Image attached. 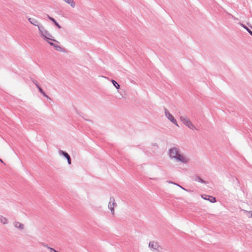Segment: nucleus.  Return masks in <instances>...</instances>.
I'll use <instances>...</instances> for the list:
<instances>
[{"instance_id":"obj_1","label":"nucleus","mask_w":252,"mask_h":252,"mask_svg":"<svg viewBox=\"0 0 252 252\" xmlns=\"http://www.w3.org/2000/svg\"><path fill=\"white\" fill-rule=\"evenodd\" d=\"M169 156L171 158L177 159L179 161L186 162L187 159L182 155H181L179 150L175 148H173L170 150Z\"/></svg>"},{"instance_id":"obj_2","label":"nucleus","mask_w":252,"mask_h":252,"mask_svg":"<svg viewBox=\"0 0 252 252\" xmlns=\"http://www.w3.org/2000/svg\"><path fill=\"white\" fill-rule=\"evenodd\" d=\"M38 30L40 36L43 37L46 41L48 40L51 41H57L56 40L53 38V36L49 32L45 29L43 26H38Z\"/></svg>"},{"instance_id":"obj_3","label":"nucleus","mask_w":252,"mask_h":252,"mask_svg":"<svg viewBox=\"0 0 252 252\" xmlns=\"http://www.w3.org/2000/svg\"><path fill=\"white\" fill-rule=\"evenodd\" d=\"M181 121L187 127L192 130H197L196 126L191 122V121L186 116H181L180 117Z\"/></svg>"},{"instance_id":"obj_4","label":"nucleus","mask_w":252,"mask_h":252,"mask_svg":"<svg viewBox=\"0 0 252 252\" xmlns=\"http://www.w3.org/2000/svg\"><path fill=\"white\" fill-rule=\"evenodd\" d=\"M149 247L153 251L160 252L161 251L162 248L158 243L155 241H151L149 244Z\"/></svg>"},{"instance_id":"obj_5","label":"nucleus","mask_w":252,"mask_h":252,"mask_svg":"<svg viewBox=\"0 0 252 252\" xmlns=\"http://www.w3.org/2000/svg\"><path fill=\"white\" fill-rule=\"evenodd\" d=\"M165 115L169 120H170L172 123H173L177 126L179 127V125L177 123V121L174 118V117L172 115V114L167 110H165Z\"/></svg>"},{"instance_id":"obj_6","label":"nucleus","mask_w":252,"mask_h":252,"mask_svg":"<svg viewBox=\"0 0 252 252\" xmlns=\"http://www.w3.org/2000/svg\"><path fill=\"white\" fill-rule=\"evenodd\" d=\"M116 206V203L114 198H110L108 203V207L110 209L112 214L114 215L115 212L114 208Z\"/></svg>"},{"instance_id":"obj_7","label":"nucleus","mask_w":252,"mask_h":252,"mask_svg":"<svg viewBox=\"0 0 252 252\" xmlns=\"http://www.w3.org/2000/svg\"><path fill=\"white\" fill-rule=\"evenodd\" d=\"M60 154L63 155L67 159V162L69 164H71V159L69 155L66 152L63 151H60Z\"/></svg>"},{"instance_id":"obj_8","label":"nucleus","mask_w":252,"mask_h":252,"mask_svg":"<svg viewBox=\"0 0 252 252\" xmlns=\"http://www.w3.org/2000/svg\"><path fill=\"white\" fill-rule=\"evenodd\" d=\"M60 154L63 155L67 159V162L69 164H71V159L69 155L66 152L63 151H60Z\"/></svg>"},{"instance_id":"obj_9","label":"nucleus","mask_w":252,"mask_h":252,"mask_svg":"<svg viewBox=\"0 0 252 252\" xmlns=\"http://www.w3.org/2000/svg\"><path fill=\"white\" fill-rule=\"evenodd\" d=\"M29 21L32 24L35 26H37L38 27V26H39L38 21L37 20L33 18H30L29 19Z\"/></svg>"},{"instance_id":"obj_10","label":"nucleus","mask_w":252,"mask_h":252,"mask_svg":"<svg viewBox=\"0 0 252 252\" xmlns=\"http://www.w3.org/2000/svg\"><path fill=\"white\" fill-rule=\"evenodd\" d=\"M33 83L35 84L36 86L37 87V88L38 89L39 91H40V92L44 96H45L47 98H49L48 96L44 92V91H43V90L41 88V87L39 86V85L38 84V83L35 82V81H33Z\"/></svg>"},{"instance_id":"obj_11","label":"nucleus","mask_w":252,"mask_h":252,"mask_svg":"<svg viewBox=\"0 0 252 252\" xmlns=\"http://www.w3.org/2000/svg\"><path fill=\"white\" fill-rule=\"evenodd\" d=\"M64 1L70 5L72 7L75 6V3L73 0H63Z\"/></svg>"},{"instance_id":"obj_12","label":"nucleus","mask_w":252,"mask_h":252,"mask_svg":"<svg viewBox=\"0 0 252 252\" xmlns=\"http://www.w3.org/2000/svg\"><path fill=\"white\" fill-rule=\"evenodd\" d=\"M0 221L3 224H7L8 222L7 220L2 216L0 217Z\"/></svg>"},{"instance_id":"obj_13","label":"nucleus","mask_w":252,"mask_h":252,"mask_svg":"<svg viewBox=\"0 0 252 252\" xmlns=\"http://www.w3.org/2000/svg\"><path fill=\"white\" fill-rule=\"evenodd\" d=\"M14 225L16 227L20 228V229H23V225L19 222H16L14 223Z\"/></svg>"},{"instance_id":"obj_14","label":"nucleus","mask_w":252,"mask_h":252,"mask_svg":"<svg viewBox=\"0 0 252 252\" xmlns=\"http://www.w3.org/2000/svg\"><path fill=\"white\" fill-rule=\"evenodd\" d=\"M50 40H48L47 41L51 45L53 46L56 50H58L59 49L61 48V47L58 45H56L55 44H54L53 42H50Z\"/></svg>"},{"instance_id":"obj_15","label":"nucleus","mask_w":252,"mask_h":252,"mask_svg":"<svg viewBox=\"0 0 252 252\" xmlns=\"http://www.w3.org/2000/svg\"><path fill=\"white\" fill-rule=\"evenodd\" d=\"M208 200L212 203H214L216 201V198L213 196H209L208 198Z\"/></svg>"},{"instance_id":"obj_16","label":"nucleus","mask_w":252,"mask_h":252,"mask_svg":"<svg viewBox=\"0 0 252 252\" xmlns=\"http://www.w3.org/2000/svg\"><path fill=\"white\" fill-rule=\"evenodd\" d=\"M112 82L113 83V84L114 85V86L117 88V89H119L120 88V85L115 81V80H112Z\"/></svg>"},{"instance_id":"obj_17","label":"nucleus","mask_w":252,"mask_h":252,"mask_svg":"<svg viewBox=\"0 0 252 252\" xmlns=\"http://www.w3.org/2000/svg\"><path fill=\"white\" fill-rule=\"evenodd\" d=\"M48 248L50 250V252H59L55 250H54L53 249H52L51 248L48 247Z\"/></svg>"},{"instance_id":"obj_18","label":"nucleus","mask_w":252,"mask_h":252,"mask_svg":"<svg viewBox=\"0 0 252 252\" xmlns=\"http://www.w3.org/2000/svg\"><path fill=\"white\" fill-rule=\"evenodd\" d=\"M243 27H244L251 34V35H252V32L251 30H250L248 28L244 26V25H243Z\"/></svg>"},{"instance_id":"obj_19","label":"nucleus","mask_w":252,"mask_h":252,"mask_svg":"<svg viewBox=\"0 0 252 252\" xmlns=\"http://www.w3.org/2000/svg\"><path fill=\"white\" fill-rule=\"evenodd\" d=\"M48 17H49V18L51 20H52V21L54 23H56V21L54 18H53L52 17H50V16H49Z\"/></svg>"},{"instance_id":"obj_20","label":"nucleus","mask_w":252,"mask_h":252,"mask_svg":"<svg viewBox=\"0 0 252 252\" xmlns=\"http://www.w3.org/2000/svg\"><path fill=\"white\" fill-rule=\"evenodd\" d=\"M56 26L59 29L61 28V26L56 22V23H55Z\"/></svg>"},{"instance_id":"obj_21","label":"nucleus","mask_w":252,"mask_h":252,"mask_svg":"<svg viewBox=\"0 0 252 252\" xmlns=\"http://www.w3.org/2000/svg\"><path fill=\"white\" fill-rule=\"evenodd\" d=\"M202 197L204 199H205V200H208V198L207 197V196H206V197H203V195H202Z\"/></svg>"}]
</instances>
